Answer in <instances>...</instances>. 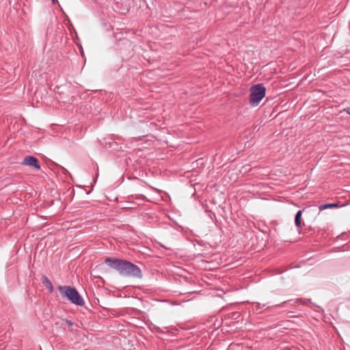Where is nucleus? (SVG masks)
I'll list each match as a JSON object with an SVG mask.
<instances>
[{"label": "nucleus", "mask_w": 350, "mask_h": 350, "mask_svg": "<svg viewBox=\"0 0 350 350\" xmlns=\"http://www.w3.org/2000/svg\"><path fill=\"white\" fill-rule=\"evenodd\" d=\"M105 262L111 268L115 269L124 277L142 278V273L140 268L130 261L116 258L108 257Z\"/></svg>", "instance_id": "1"}, {"label": "nucleus", "mask_w": 350, "mask_h": 350, "mask_svg": "<svg viewBox=\"0 0 350 350\" xmlns=\"http://www.w3.org/2000/svg\"><path fill=\"white\" fill-rule=\"evenodd\" d=\"M58 290L62 295L68 298L72 304L82 306L84 305V300L77 289L70 286H59Z\"/></svg>", "instance_id": "2"}, {"label": "nucleus", "mask_w": 350, "mask_h": 350, "mask_svg": "<svg viewBox=\"0 0 350 350\" xmlns=\"http://www.w3.org/2000/svg\"><path fill=\"white\" fill-rule=\"evenodd\" d=\"M266 89L263 84L259 83L252 86L250 89V103L257 106L265 96Z\"/></svg>", "instance_id": "3"}, {"label": "nucleus", "mask_w": 350, "mask_h": 350, "mask_svg": "<svg viewBox=\"0 0 350 350\" xmlns=\"http://www.w3.org/2000/svg\"><path fill=\"white\" fill-rule=\"evenodd\" d=\"M23 165L33 167L37 170L40 169V165L38 159L33 156H27L26 157L23 161L22 162Z\"/></svg>", "instance_id": "4"}, {"label": "nucleus", "mask_w": 350, "mask_h": 350, "mask_svg": "<svg viewBox=\"0 0 350 350\" xmlns=\"http://www.w3.org/2000/svg\"><path fill=\"white\" fill-rule=\"evenodd\" d=\"M41 281L42 284L49 290V293H52L53 291V286L50 280L44 275H43L41 278Z\"/></svg>", "instance_id": "5"}, {"label": "nucleus", "mask_w": 350, "mask_h": 350, "mask_svg": "<svg viewBox=\"0 0 350 350\" xmlns=\"http://www.w3.org/2000/svg\"><path fill=\"white\" fill-rule=\"evenodd\" d=\"M303 211H304V210H299V211H297V213L295 215V226L299 228H301V226H302L301 215H302Z\"/></svg>", "instance_id": "6"}, {"label": "nucleus", "mask_w": 350, "mask_h": 350, "mask_svg": "<svg viewBox=\"0 0 350 350\" xmlns=\"http://www.w3.org/2000/svg\"><path fill=\"white\" fill-rule=\"evenodd\" d=\"M339 205L336 203H329L321 204L319 206V211H323L327 208H338Z\"/></svg>", "instance_id": "7"}, {"label": "nucleus", "mask_w": 350, "mask_h": 350, "mask_svg": "<svg viewBox=\"0 0 350 350\" xmlns=\"http://www.w3.org/2000/svg\"><path fill=\"white\" fill-rule=\"evenodd\" d=\"M344 111H346L348 114L350 115V107L345 109Z\"/></svg>", "instance_id": "8"}, {"label": "nucleus", "mask_w": 350, "mask_h": 350, "mask_svg": "<svg viewBox=\"0 0 350 350\" xmlns=\"http://www.w3.org/2000/svg\"><path fill=\"white\" fill-rule=\"evenodd\" d=\"M256 304L258 308H261L265 306V304L260 305L259 303H257Z\"/></svg>", "instance_id": "9"}, {"label": "nucleus", "mask_w": 350, "mask_h": 350, "mask_svg": "<svg viewBox=\"0 0 350 350\" xmlns=\"http://www.w3.org/2000/svg\"><path fill=\"white\" fill-rule=\"evenodd\" d=\"M52 2L53 3H55L56 2H57V0H52Z\"/></svg>", "instance_id": "10"}, {"label": "nucleus", "mask_w": 350, "mask_h": 350, "mask_svg": "<svg viewBox=\"0 0 350 350\" xmlns=\"http://www.w3.org/2000/svg\"><path fill=\"white\" fill-rule=\"evenodd\" d=\"M306 302H310V299H307L306 301H304V304H306Z\"/></svg>", "instance_id": "11"}]
</instances>
